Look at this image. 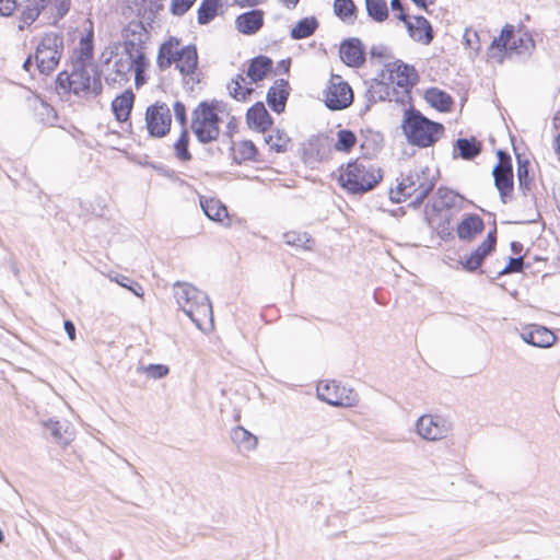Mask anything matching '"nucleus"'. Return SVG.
I'll list each match as a JSON object with an SVG mask.
<instances>
[{
    "label": "nucleus",
    "mask_w": 560,
    "mask_h": 560,
    "mask_svg": "<svg viewBox=\"0 0 560 560\" xmlns=\"http://www.w3.org/2000/svg\"><path fill=\"white\" fill-rule=\"evenodd\" d=\"M135 103V94L131 90H126L112 102L113 113L118 121L128 120Z\"/></svg>",
    "instance_id": "nucleus-27"
},
{
    "label": "nucleus",
    "mask_w": 560,
    "mask_h": 560,
    "mask_svg": "<svg viewBox=\"0 0 560 560\" xmlns=\"http://www.w3.org/2000/svg\"><path fill=\"white\" fill-rule=\"evenodd\" d=\"M147 371L153 378H162L170 372L168 368L163 364H150Z\"/></svg>",
    "instance_id": "nucleus-52"
},
{
    "label": "nucleus",
    "mask_w": 560,
    "mask_h": 560,
    "mask_svg": "<svg viewBox=\"0 0 560 560\" xmlns=\"http://www.w3.org/2000/svg\"><path fill=\"white\" fill-rule=\"evenodd\" d=\"M65 331L67 332L70 340L75 338V326L71 320H66L63 324Z\"/></svg>",
    "instance_id": "nucleus-59"
},
{
    "label": "nucleus",
    "mask_w": 560,
    "mask_h": 560,
    "mask_svg": "<svg viewBox=\"0 0 560 560\" xmlns=\"http://www.w3.org/2000/svg\"><path fill=\"white\" fill-rule=\"evenodd\" d=\"M231 440L242 454L256 450L258 439L244 427L237 425L231 430Z\"/></svg>",
    "instance_id": "nucleus-26"
},
{
    "label": "nucleus",
    "mask_w": 560,
    "mask_h": 560,
    "mask_svg": "<svg viewBox=\"0 0 560 560\" xmlns=\"http://www.w3.org/2000/svg\"><path fill=\"white\" fill-rule=\"evenodd\" d=\"M398 19L407 25L409 35L417 42L429 45L433 39V30L429 21L423 16H416L412 21L407 20L405 13H399Z\"/></svg>",
    "instance_id": "nucleus-18"
},
{
    "label": "nucleus",
    "mask_w": 560,
    "mask_h": 560,
    "mask_svg": "<svg viewBox=\"0 0 560 560\" xmlns=\"http://www.w3.org/2000/svg\"><path fill=\"white\" fill-rule=\"evenodd\" d=\"M357 142L355 135L347 129L337 132V141L332 144L336 151L349 152Z\"/></svg>",
    "instance_id": "nucleus-40"
},
{
    "label": "nucleus",
    "mask_w": 560,
    "mask_h": 560,
    "mask_svg": "<svg viewBox=\"0 0 560 560\" xmlns=\"http://www.w3.org/2000/svg\"><path fill=\"white\" fill-rule=\"evenodd\" d=\"M522 339L528 345L548 348L555 343L556 336L546 327L532 326L528 330L522 334Z\"/></svg>",
    "instance_id": "nucleus-24"
},
{
    "label": "nucleus",
    "mask_w": 560,
    "mask_h": 560,
    "mask_svg": "<svg viewBox=\"0 0 560 560\" xmlns=\"http://www.w3.org/2000/svg\"><path fill=\"white\" fill-rule=\"evenodd\" d=\"M33 58H34V57H33L32 55H30V56L25 59V61L23 62V69H24L26 72L31 73V75H32V77L34 75V73L32 72V68H34V69H35V67H34V65H33Z\"/></svg>",
    "instance_id": "nucleus-61"
},
{
    "label": "nucleus",
    "mask_w": 560,
    "mask_h": 560,
    "mask_svg": "<svg viewBox=\"0 0 560 560\" xmlns=\"http://www.w3.org/2000/svg\"><path fill=\"white\" fill-rule=\"evenodd\" d=\"M482 229L483 222L479 217L468 215L459 223L457 228V235L462 240H470L475 235L479 234Z\"/></svg>",
    "instance_id": "nucleus-31"
},
{
    "label": "nucleus",
    "mask_w": 560,
    "mask_h": 560,
    "mask_svg": "<svg viewBox=\"0 0 560 560\" xmlns=\"http://www.w3.org/2000/svg\"><path fill=\"white\" fill-rule=\"evenodd\" d=\"M235 3L242 8L244 7H254L258 3L262 2L264 0H234Z\"/></svg>",
    "instance_id": "nucleus-60"
},
{
    "label": "nucleus",
    "mask_w": 560,
    "mask_h": 560,
    "mask_svg": "<svg viewBox=\"0 0 560 560\" xmlns=\"http://www.w3.org/2000/svg\"><path fill=\"white\" fill-rule=\"evenodd\" d=\"M182 51H184V46L180 45L179 39L171 37L164 42L160 46L156 58L159 69L164 71L172 65H176L177 59L182 57Z\"/></svg>",
    "instance_id": "nucleus-19"
},
{
    "label": "nucleus",
    "mask_w": 560,
    "mask_h": 560,
    "mask_svg": "<svg viewBox=\"0 0 560 560\" xmlns=\"http://www.w3.org/2000/svg\"><path fill=\"white\" fill-rule=\"evenodd\" d=\"M370 100L377 101H402V96L395 86H392L387 80H383L381 73L373 80L369 89Z\"/></svg>",
    "instance_id": "nucleus-20"
},
{
    "label": "nucleus",
    "mask_w": 560,
    "mask_h": 560,
    "mask_svg": "<svg viewBox=\"0 0 560 560\" xmlns=\"http://www.w3.org/2000/svg\"><path fill=\"white\" fill-rule=\"evenodd\" d=\"M553 126L560 132V113L555 116Z\"/></svg>",
    "instance_id": "nucleus-64"
},
{
    "label": "nucleus",
    "mask_w": 560,
    "mask_h": 560,
    "mask_svg": "<svg viewBox=\"0 0 560 560\" xmlns=\"http://www.w3.org/2000/svg\"><path fill=\"white\" fill-rule=\"evenodd\" d=\"M318 26V22L314 16L304 18L300 20L291 30V37L293 39H302L310 37L314 34Z\"/></svg>",
    "instance_id": "nucleus-35"
},
{
    "label": "nucleus",
    "mask_w": 560,
    "mask_h": 560,
    "mask_svg": "<svg viewBox=\"0 0 560 560\" xmlns=\"http://www.w3.org/2000/svg\"><path fill=\"white\" fill-rule=\"evenodd\" d=\"M553 147H555V151L560 160V132L555 138Z\"/></svg>",
    "instance_id": "nucleus-63"
},
{
    "label": "nucleus",
    "mask_w": 560,
    "mask_h": 560,
    "mask_svg": "<svg viewBox=\"0 0 560 560\" xmlns=\"http://www.w3.org/2000/svg\"><path fill=\"white\" fill-rule=\"evenodd\" d=\"M369 16L376 22H383L388 18V9L385 0H365Z\"/></svg>",
    "instance_id": "nucleus-38"
},
{
    "label": "nucleus",
    "mask_w": 560,
    "mask_h": 560,
    "mask_svg": "<svg viewBox=\"0 0 560 560\" xmlns=\"http://www.w3.org/2000/svg\"><path fill=\"white\" fill-rule=\"evenodd\" d=\"M404 133L413 145L427 148L436 142L442 133L443 126L441 124L429 120L419 112H406L402 121Z\"/></svg>",
    "instance_id": "nucleus-3"
},
{
    "label": "nucleus",
    "mask_w": 560,
    "mask_h": 560,
    "mask_svg": "<svg viewBox=\"0 0 560 560\" xmlns=\"http://www.w3.org/2000/svg\"><path fill=\"white\" fill-rule=\"evenodd\" d=\"M113 70L106 74L105 80L109 85L122 86L130 80V74L135 73L136 84L144 82V72L148 67V59H142L139 63L136 57L130 56V51L124 48L121 54L116 55Z\"/></svg>",
    "instance_id": "nucleus-7"
},
{
    "label": "nucleus",
    "mask_w": 560,
    "mask_h": 560,
    "mask_svg": "<svg viewBox=\"0 0 560 560\" xmlns=\"http://www.w3.org/2000/svg\"><path fill=\"white\" fill-rule=\"evenodd\" d=\"M173 109H174L175 119L179 122V125L183 127V129L186 128L187 115H186L185 105L182 102L176 101L173 105Z\"/></svg>",
    "instance_id": "nucleus-50"
},
{
    "label": "nucleus",
    "mask_w": 560,
    "mask_h": 560,
    "mask_svg": "<svg viewBox=\"0 0 560 560\" xmlns=\"http://www.w3.org/2000/svg\"><path fill=\"white\" fill-rule=\"evenodd\" d=\"M340 58L350 67H359L364 61V54L359 39H349L340 46Z\"/></svg>",
    "instance_id": "nucleus-25"
},
{
    "label": "nucleus",
    "mask_w": 560,
    "mask_h": 560,
    "mask_svg": "<svg viewBox=\"0 0 560 560\" xmlns=\"http://www.w3.org/2000/svg\"><path fill=\"white\" fill-rule=\"evenodd\" d=\"M434 177L428 167L415 168L398 183L395 189H390L392 201L401 202L412 199L411 205L418 207L434 188Z\"/></svg>",
    "instance_id": "nucleus-2"
},
{
    "label": "nucleus",
    "mask_w": 560,
    "mask_h": 560,
    "mask_svg": "<svg viewBox=\"0 0 560 560\" xmlns=\"http://www.w3.org/2000/svg\"><path fill=\"white\" fill-rule=\"evenodd\" d=\"M382 178L372 164L355 160L347 165L339 175L340 185L352 194H362L372 189Z\"/></svg>",
    "instance_id": "nucleus-5"
},
{
    "label": "nucleus",
    "mask_w": 560,
    "mask_h": 560,
    "mask_svg": "<svg viewBox=\"0 0 560 560\" xmlns=\"http://www.w3.org/2000/svg\"><path fill=\"white\" fill-rule=\"evenodd\" d=\"M50 0H25L21 13V20L24 24H32L47 7Z\"/></svg>",
    "instance_id": "nucleus-33"
},
{
    "label": "nucleus",
    "mask_w": 560,
    "mask_h": 560,
    "mask_svg": "<svg viewBox=\"0 0 560 560\" xmlns=\"http://www.w3.org/2000/svg\"><path fill=\"white\" fill-rule=\"evenodd\" d=\"M290 86L287 81L282 80V112L285 107V101L289 95Z\"/></svg>",
    "instance_id": "nucleus-62"
},
{
    "label": "nucleus",
    "mask_w": 560,
    "mask_h": 560,
    "mask_svg": "<svg viewBox=\"0 0 560 560\" xmlns=\"http://www.w3.org/2000/svg\"><path fill=\"white\" fill-rule=\"evenodd\" d=\"M285 244L303 249H310L313 241L306 233L288 232L283 234Z\"/></svg>",
    "instance_id": "nucleus-42"
},
{
    "label": "nucleus",
    "mask_w": 560,
    "mask_h": 560,
    "mask_svg": "<svg viewBox=\"0 0 560 560\" xmlns=\"http://www.w3.org/2000/svg\"><path fill=\"white\" fill-rule=\"evenodd\" d=\"M240 153L243 160H253L257 153V149L252 141H244L240 145Z\"/></svg>",
    "instance_id": "nucleus-51"
},
{
    "label": "nucleus",
    "mask_w": 560,
    "mask_h": 560,
    "mask_svg": "<svg viewBox=\"0 0 560 560\" xmlns=\"http://www.w3.org/2000/svg\"><path fill=\"white\" fill-rule=\"evenodd\" d=\"M114 280L120 287L126 288L129 291H131L136 296H139V298L143 296L142 287L138 282L131 280L129 277L119 275Z\"/></svg>",
    "instance_id": "nucleus-45"
},
{
    "label": "nucleus",
    "mask_w": 560,
    "mask_h": 560,
    "mask_svg": "<svg viewBox=\"0 0 560 560\" xmlns=\"http://www.w3.org/2000/svg\"><path fill=\"white\" fill-rule=\"evenodd\" d=\"M54 4L57 9V15L59 18L65 16L69 11V0H54Z\"/></svg>",
    "instance_id": "nucleus-56"
},
{
    "label": "nucleus",
    "mask_w": 560,
    "mask_h": 560,
    "mask_svg": "<svg viewBox=\"0 0 560 560\" xmlns=\"http://www.w3.org/2000/svg\"><path fill=\"white\" fill-rule=\"evenodd\" d=\"M272 69V60L266 56H258L252 59L248 69L247 77L250 82H258L267 77Z\"/></svg>",
    "instance_id": "nucleus-29"
},
{
    "label": "nucleus",
    "mask_w": 560,
    "mask_h": 560,
    "mask_svg": "<svg viewBox=\"0 0 560 560\" xmlns=\"http://www.w3.org/2000/svg\"><path fill=\"white\" fill-rule=\"evenodd\" d=\"M189 144V133L186 128H184L174 143L175 155L180 161H190L191 154L188 150Z\"/></svg>",
    "instance_id": "nucleus-41"
},
{
    "label": "nucleus",
    "mask_w": 560,
    "mask_h": 560,
    "mask_svg": "<svg viewBox=\"0 0 560 560\" xmlns=\"http://www.w3.org/2000/svg\"><path fill=\"white\" fill-rule=\"evenodd\" d=\"M439 198L441 199V205L446 208H451L455 206L457 200V195L448 189L440 188L438 190Z\"/></svg>",
    "instance_id": "nucleus-49"
},
{
    "label": "nucleus",
    "mask_w": 560,
    "mask_h": 560,
    "mask_svg": "<svg viewBox=\"0 0 560 560\" xmlns=\"http://www.w3.org/2000/svg\"><path fill=\"white\" fill-rule=\"evenodd\" d=\"M57 90L59 93H73L81 95L82 93L93 92L95 95L102 92V81L95 72L92 77L84 63L77 62L73 65L71 73L62 71L56 79Z\"/></svg>",
    "instance_id": "nucleus-4"
},
{
    "label": "nucleus",
    "mask_w": 560,
    "mask_h": 560,
    "mask_svg": "<svg viewBox=\"0 0 560 560\" xmlns=\"http://www.w3.org/2000/svg\"><path fill=\"white\" fill-rule=\"evenodd\" d=\"M495 242V231L490 232L487 238L478 246V248L467 258L462 260L463 266L467 270H476L482 264L483 259L494 249Z\"/></svg>",
    "instance_id": "nucleus-21"
},
{
    "label": "nucleus",
    "mask_w": 560,
    "mask_h": 560,
    "mask_svg": "<svg viewBox=\"0 0 560 560\" xmlns=\"http://www.w3.org/2000/svg\"><path fill=\"white\" fill-rule=\"evenodd\" d=\"M532 185H533V179L530 177L518 180V187L523 191L524 195H526L527 192L530 191Z\"/></svg>",
    "instance_id": "nucleus-58"
},
{
    "label": "nucleus",
    "mask_w": 560,
    "mask_h": 560,
    "mask_svg": "<svg viewBox=\"0 0 560 560\" xmlns=\"http://www.w3.org/2000/svg\"><path fill=\"white\" fill-rule=\"evenodd\" d=\"M317 397L335 407H353L359 401L358 394L336 381H322L316 387Z\"/></svg>",
    "instance_id": "nucleus-12"
},
{
    "label": "nucleus",
    "mask_w": 560,
    "mask_h": 560,
    "mask_svg": "<svg viewBox=\"0 0 560 560\" xmlns=\"http://www.w3.org/2000/svg\"><path fill=\"white\" fill-rule=\"evenodd\" d=\"M267 102L273 112L280 114V89H278V81H276L275 85L268 91Z\"/></svg>",
    "instance_id": "nucleus-46"
},
{
    "label": "nucleus",
    "mask_w": 560,
    "mask_h": 560,
    "mask_svg": "<svg viewBox=\"0 0 560 560\" xmlns=\"http://www.w3.org/2000/svg\"><path fill=\"white\" fill-rule=\"evenodd\" d=\"M464 40L467 47L475 49L476 51L479 50V44H478V34L475 31H471L469 28L465 30L464 33Z\"/></svg>",
    "instance_id": "nucleus-53"
},
{
    "label": "nucleus",
    "mask_w": 560,
    "mask_h": 560,
    "mask_svg": "<svg viewBox=\"0 0 560 560\" xmlns=\"http://www.w3.org/2000/svg\"><path fill=\"white\" fill-rule=\"evenodd\" d=\"M173 291L178 306L198 329L205 330V324H212V306L205 292L187 282H176Z\"/></svg>",
    "instance_id": "nucleus-1"
},
{
    "label": "nucleus",
    "mask_w": 560,
    "mask_h": 560,
    "mask_svg": "<svg viewBox=\"0 0 560 560\" xmlns=\"http://www.w3.org/2000/svg\"><path fill=\"white\" fill-rule=\"evenodd\" d=\"M499 163L494 166L492 174L494 185L500 192L503 202L513 190V172L511 158L502 151L498 152Z\"/></svg>",
    "instance_id": "nucleus-17"
},
{
    "label": "nucleus",
    "mask_w": 560,
    "mask_h": 560,
    "mask_svg": "<svg viewBox=\"0 0 560 560\" xmlns=\"http://www.w3.org/2000/svg\"><path fill=\"white\" fill-rule=\"evenodd\" d=\"M424 97H425V101L431 106L438 108L439 110L445 112L451 108V105H452L451 96L447 93H445L436 88L429 89L425 92Z\"/></svg>",
    "instance_id": "nucleus-34"
},
{
    "label": "nucleus",
    "mask_w": 560,
    "mask_h": 560,
    "mask_svg": "<svg viewBox=\"0 0 560 560\" xmlns=\"http://www.w3.org/2000/svg\"><path fill=\"white\" fill-rule=\"evenodd\" d=\"M198 67V54L195 45L184 46L182 57L177 59L175 68L183 77L195 74Z\"/></svg>",
    "instance_id": "nucleus-28"
},
{
    "label": "nucleus",
    "mask_w": 560,
    "mask_h": 560,
    "mask_svg": "<svg viewBox=\"0 0 560 560\" xmlns=\"http://www.w3.org/2000/svg\"><path fill=\"white\" fill-rule=\"evenodd\" d=\"M196 0H172L171 12L174 15H184L195 3Z\"/></svg>",
    "instance_id": "nucleus-48"
},
{
    "label": "nucleus",
    "mask_w": 560,
    "mask_h": 560,
    "mask_svg": "<svg viewBox=\"0 0 560 560\" xmlns=\"http://www.w3.org/2000/svg\"><path fill=\"white\" fill-rule=\"evenodd\" d=\"M381 77L383 80H387L392 86H395L402 97L418 81L416 69L400 60L386 63L381 71Z\"/></svg>",
    "instance_id": "nucleus-13"
},
{
    "label": "nucleus",
    "mask_w": 560,
    "mask_h": 560,
    "mask_svg": "<svg viewBox=\"0 0 560 560\" xmlns=\"http://www.w3.org/2000/svg\"><path fill=\"white\" fill-rule=\"evenodd\" d=\"M220 118L212 105L201 102L192 112L191 129L201 143H209L219 137Z\"/></svg>",
    "instance_id": "nucleus-9"
},
{
    "label": "nucleus",
    "mask_w": 560,
    "mask_h": 560,
    "mask_svg": "<svg viewBox=\"0 0 560 560\" xmlns=\"http://www.w3.org/2000/svg\"><path fill=\"white\" fill-rule=\"evenodd\" d=\"M243 82H245V78L238 74L237 78L228 85L230 94L237 101L245 100L246 95L250 94L253 91L252 88H243Z\"/></svg>",
    "instance_id": "nucleus-43"
},
{
    "label": "nucleus",
    "mask_w": 560,
    "mask_h": 560,
    "mask_svg": "<svg viewBox=\"0 0 560 560\" xmlns=\"http://www.w3.org/2000/svg\"><path fill=\"white\" fill-rule=\"evenodd\" d=\"M456 148L465 160L474 159L480 153V144L475 139H458Z\"/></svg>",
    "instance_id": "nucleus-39"
},
{
    "label": "nucleus",
    "mask_w": 560,
    "mask_h": 560,
    "mask_svg": "<svg viewBox=\"0 0 560 560\" xmlns=\"http://www.w3.org/2000/svg\"><path fill=\"white\" fill-rule=\"evenodd\" d=\"M517 177H518V180L524 179V178H529L527 161H525V162L518 161Z\"/></svg>",
    "instance_id": "nucleus-57"
},
{
    "label": "nucleus",
    "mask_w": 560,
    "mask_h": 560,
    "mask_svg": "<svg viewBox=\"0 0 560 560\" xmlns=\"http://www.w3.org/2000/svg\"><path fill=\"white\" fill-rule=\"evenodd\" d=\"M334 12L343 22L352 23L355 18V5L352 0H335Z\"/></svg>",
    "instance_id": "nucleus-37"
},
{
    "label": "nucleus",
    "mask_w": 560,
    "mask_h": 560,
    "mask_svg": "<svg viewBox=\"0 0 560 560\" xmlns=\"http://www.w3.org/2000/svg\"><path fill=\"white\" fill-rule=\"evenodd\" d=\"M141 9L143 10V18L153 21L156 13L163 9V0H142Z\"/></svg>",
    "instance_id": "nucleus-44"
},
{
    "label": "nucleus",
    "mask_w": 560,
    "mask_h": 560,
    "mask_svg": "<svg viewBox=\"0 0 560 560\" xmlns=\"http://www.w3.org/2000/svg\"><path fill=\"white\" fill-rule=\"evenodd\" d=\"M523 268V259L522 258H510L509 265L500 271V275H505L510 272L521 271Z\"/></svg>",
    "instance_id": "nucleus-54"
},
{
    "label": "nucleus",
    "mask_w": 560,
    "mask_h": 560,
    "mask_svg": "<svg viewBox=\"0 0 560 560\" xmlns=\"http://www.w3.org/2000/svg\"><path fill=\"white\" fill-rule=\"evenodd\" d=\"M246 121L249 128L265 132L271 126V117L264 103L257 102L246 114Z\"/></svg>",
    "instance_id": "nucleus-23"
},
{
    "label": "nucleus",
    "mask_w": 560,
    "mask_h": 560,
    "mask_svg": "<svg viewBox=\"0 0 560 560\" xmlns=\"http://www.w3.org/2000/svg\"><path fill=\"white\" fill-rule=\"evenodd\" d=\"M264 24V15L260 10H252L238 15L235 20L237 31L244 35L256 34Z\"/></svg>",
    "instance_id": "nucleus-22"
},
{
    "label": "nucleus",
    "mask_w": 560,
    "mask_h": 560,
    "mask_svg": "<svg viewBox=\"0 0 560 560\" xmlns=\"http://www.w3.org/2000/svg\"><path fill=\"white\" fill-rule=\"evenodd\" d=\"M43 425L49 432L54 441L62 446H67L73 439L72 431L69 430L68 425L61 423L60 421L50 419L48 421H44Z\"/></svg>",
    "instance_id": "nucleus-30"
},
{
    "label": "nucleus",
    "mask_w": 560,
    "mask_h": 560,
    "mask_svg": "<svg viewBox=\"0 0 560 560\" xmlns=\"http://www.w3.org/2000/svg\"><path fill=\"white\" fill-rule=\"evenodd\" d=\"M219 7L220 0H202L198 8V23L209 24L217 16Z\"/></svg>",
    "instance_id": "nucleus-36"
},
{
    "label": "nucleus",
    "mask_w": 560,
    "mask_h": 560,
    "mask_svg": "<svg viewBox=\"0 0 560 560\" xmlns=\"http://www.w3.org/2000/svg\"><path fill=\"white\" fill-rule=\"evenodd\" d=\"M81 48H80V61L84 62L85 60H89L92 58L93 55V43H92V35H88L85 37L81 38L80 42Z\"/></svg>",
    "instance_id": "nucleus-47"
},
{
    "label": "nucleus",
    "mask_w": 560,
    "mask_h": 560,
    "mask_svg": "<svg viewBox=\"0 0 560 560\" xmlns=\"http://www.w3.org/2000/svg\"><path fill=\"white\" fill-rule=\"evenodd\" d=\"M124 48L130 51V56L136 57L141 63L145 57V44L150 38V33L141 21H131L122 31Z\"/></svg>",
    "instance_id": "nucleus-16"
},
{
    "label": "nucleus",
    "mask_w": 560,
    "mask_h": 560,
    "mask_svg": "<svg viewBox=\"0 0 560 560\" xmlns=\"http://www.w3.org/2000/svg\"><path fill=\"white\" fill-rule=\"evenodd\" d=\"M200 206L205 214L212 221L222 222L228 218V210L220 200L201 198Z\"/></svg>",
    "instance_id": "nucleus-32"
},
{
    "label": "nucleus",
    "mask_w": 560,
    "mask_h": 560,
    "mask_svg": "<svg viewBox=\"0 0 560 560\" xmlns=\"http://www.w3.org/2000/svg\"><path fill=\"white\" fill-rule=\"evenodd\" d=\"M145 127L152 138H164L171 130V109L165 103L156 102L145 110Z\"/></svg>",
    "instance_id": "nucleus-15"
},
{
    "label": "nucleus",
    "mask_w": 560,
    "mask_h": 560,
    "mask_svg": "<svg viewBox=\"0 0 560 560\" xmlns=\"http://www.w3.org/2000/svg\"><path fill=\"white\" fill-rule=\"evenodd\" d=\"M63 50V38L56 33H48L43 36L37 45L34 58L35 70L40 74L49 75L59 65Z\"/></svg>",
    "instance_id": "nucleus-8"
},
{
    "label": "nucleus",
    "mask_w": 560,
    "mask_h": 560,
    "mask_svg": "<svg viewBox=\"0 0 560 560\" xmlns=\"http://www.w3.org/2000/svg\"><path fill=\"white\" fill-rule=\"evenodd\" d=\"M16 9V0H0V14L9 16Z\"/></svg>",
    "instance_id": "nucleus-55"
},
{
    "label": "nucleus",
    "mask_w": 560,
    "mask_h": 560,
    "mask_svg": "<svg viewBox=\"0 0 560 560\" xmlns=\"http://www.w3.org/2000/svg\"><path fill=\"white\" fill-rule=\"evenodd\" d=\"M303 163L312 168L328 161L332 154V140L325 133L312 135L300 145Z\"/></svg>",
    "instance_id": "nucleus-10"
},
{
    "label": "nucleus",
    "mask_w": 560,
    "mask_h": 560,
    "mask_svg": "<svg viewBox=\"0 0 560 560\" xmlns=\"http://www.w3.org/2000/svg\"><path fill=\"white\" fill-rule=\"evenodd\" d=\"M534 47L535 43L527 34L517 36L514 33V26L506 24L500 36L492 40L488 49V57L498 63H502L508 54L528 52Z\"/></svg>",
    "instance_id": "nucleus-6"
},
{
    "label": "nucleus",
    "mask_w": 560,
    "mask_h": 560,
    "mask_svg": "<svg viewBox=\"0 0 560 560\" xmlns=\"http://www.w3.org/2000/svg\"><path fill=\"white\" fill-rule=\"evenodd\" d=\"M325 105L331 110L348 108L353 102V91L340 75L332 74L323 92Z\"/></svg>",
    "instance_id": "nucleus-14"
},
{
    "label": "nucleus",
    "mask_w": 560,
    "mask_h": 560,
    "mask_svg": "<svg viewBox=\"0 0 560 560\" xmlns=\"http://www.w3.org/2000/svg\"><path fill=\"white\" fill-rule=\"evenodd\" d=\"M415 430L422 440L438 442L452 433L453 423L441 415L427 413L418 418Z\"/></svg>",
    "instance_id": "nucleus-11"
}]
</instances>
